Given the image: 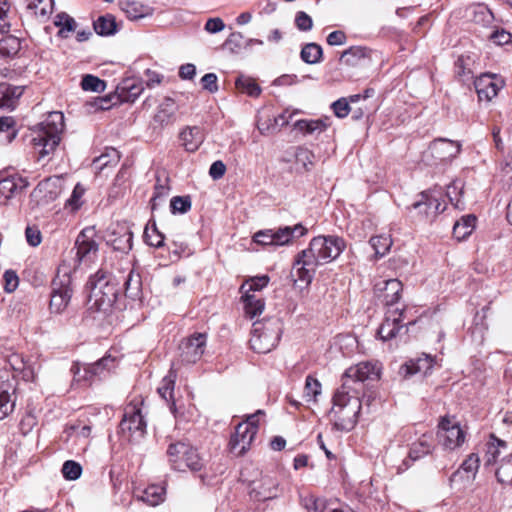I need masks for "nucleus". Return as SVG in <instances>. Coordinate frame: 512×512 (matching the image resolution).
Masks as SVG:
<instances>
[{"mask_svg": "<svg viewBox=\"0 0 512 512\" xmlns=\"http://www.w3.org/2000/svg\"><path fill=\"white\" fill-rule=\"evenodd\" d=\"M345 247L344 239L338 236L314 237L310 241L309 247L296 256L291 272L292 276L306 284L311 283L318 265L335 260Z\"/></svg>", "mask_w": 512, "mask_h": 512, "instance_id": "1", "label": "nucleus"}, {"mask_svg": "<svg viewBox=\"0 0 512 512\" xmlns=\"http://www.w3.org/2000/svg\"><path fill=\"white\" fill-rule=\"evenodd\" d=\"M63 130L64 115L60 111L50 112L42 122L30 129V141L39 160L55 151Z\"/></svg>", "mask_w": 512, "mask_h": 512, "instance_id": "2", "label": "nucleus"}, {"mask_svg": "<svg viewBox=\"0 0 512 512\" xmlns=\"http://www.w3.org/2000/svg\"><path fill=\"white\" fill-rule=\"evenodd\" d=\"M361 396L342 387L336 390L329 415L337 430L350 431L354 428L361 411Z\"/></svg>", "mask_w": 512, "mask_h": 512, "instance_id": "3", "label": "nucleus"}, {"mask_svg": "<svg viewBox=\"0 0 512 512\" xmlns=\"http://www.w3.org/2000/svg\"><path fill=\"white\" fill-rule=\"evenodd\" d=\"M89 292L88 305L96 311H106L118 301L117 285L108 279L107 274L98 270L86 285Z\"/></svg>", "mask_w": 512, "mask_h": 512, "instance_id": "4", "label": "nucleus"}, {"mask_svg": "<svg viewBox=\"0 0 512 512\" xmlns=\"http://www.w3.org/2000/svg\"><path fill=\"white\" fill-rule=\"evenodd\" d=\"M283 324L278 317H269L253 323L250 346L257 353H268L279 343Z\"/></svg>", "mask_w": 512, "mask_h": 512, "instance_id": "5", "label": "nucleus"}, {"mask_svg": "<svg viewBox=\"0 0 512 512\" xmlns=\"http://www.w3.org/2000/svg\"><path fill=\"white\" fill-rule=\"evenodd\" d=\"M380 378V367L370 361L349 367L342 376V387L359 395H364L365 382Z\"/></svg>", "mask_w": 512, "mask_h": 512, "instance_id": "6", "label": "nucleus"}, {"mask_svg": "<svg viewBox=\"0 0 512 512\" xmlns=\"http://www.w3.org/2000/svg\"><path fill=\"white\" fill-rule=\"evenodd\" d=\"M167 455L175 470L199 471L203 467V461L197 450L185 442L171 443L167 449Z\"/></svg>", "mask_w": 512, "mask_h": 512, "instance_id": "7", "label": "nucleus"}, {"mask_svg": "<svg viewBox=\"0 0 512 512\" xmlns=\"http://www.w3.org/2000/svg\"><path fill=\"white\" fill-rule=\"evenodd\" d=\"M437 438L446 450L461 447L466 439V431L454 416H443L438 423Z\"/></svg>", "mask_w": 512, "mask_h": 512, "instance_id": "8", "label": "nucleus"}, {"mask_svg": "<svg viewBox=\"0 0 512 512\" xmlns=\"http://www.w3.org/2000/svg\"><path fill=\"white\" fill-rule=\"evenodd\" d=\"M73 289L71 287V277L68 273H64L54 278L52 282V293L50 299V311L52 313L61 314L67 308Z\"/></svg>", "mask_w": 512, "mask_h": 512, "instance_id": "9", "label": "nucleus"}, {"mask_svg": "<svg viewBox=\"0 0 512 512\" xmlns=\"http://www.w3.org/2000/svg\"><path fill=\"white\" fill-rule=\"evenodd\" d=\"M258 431L255 422L239 423L229 441V450L235 456L244 455L249 449Z\"/></svg>", "mask_w": 512, "mask_h": 512, "instance_id": "10", "label": "nucleus"}, {"mask_svg": "<svg viewBox=\"0 0 512 512\" xmlns=\"http://www.w3.org/2000/svg\"><path fill=\"white\" fill-rule=\"evenodd\" d=\"M95 230L92 227L81 231L76 239V258L79 266L89 267L98 260V244L93 239Z\"/></svg>", "mask_w": 512, "mask_h": 512, "instance_id": "11", "label": "nucleus"}, {"mask_svg": "<svg viewBox=\"0 0 512 512\" xmlns=\"http://www.w3.org/2000/svg\"><path fill=\"white\" fill-rule=\"evenodd\" d=\"M279 482L276 478L265 475L253 480L249 486L250 498L255 501H267L279 495Z\"/></svg>", "mask_w": 512, "mask_h": 512, "instance_id": "12", "label": "nucleus"}, {"mask_svg": "<svg viewBox=\"0 0 512 512\" xmlns=\"http://www.w3.org/2000/svg\"><path fill=\"white\" fill-rule=\"evenodd\" d=\"M475 90L480 101L490 102L503 88L504 81L489 73H484L474 80Z\"/></svg>", "mask_w": 512, "mask_h": 512, "instance_id": "13", "label": "nucleus"}, {"mask_svg": "<svg viewBox=\"0 0 512 512\" xmlns=\"http://www.w3.org/2000/svg\"><path fill=\"white\" fill-rule=\"evenodd\" d=\"M402 289L403 285L398 279H381L375 283L374 293L384 305L393 306L399 301Z\"/></svg>", "mask_w": 512, "mask_h": 512, "instance_id": "14", "label": "nucleus"}, {"mask_svg": "<svg viewBox=\"0 0 512 512\" xmlns=\"http://www.w3.org/2000/svg\"><path fill=\"white\" fill-rule=\"evenodd\" d=\"M206 334L195 333L180 345L182 361L195 363L204 353Z\"/></svg>", "mask_w": 512, "mask_h": 512, "instance_id": "15", "label": "nucleus"}, {"mask_svg": "<svg viewBox=\"0 0 512 512\" xmlns=\"http://www.w3.org/2000/svg\"><path fill=\"white\" fill-rule=\"evenodd\" d=\"M117 366V357L112 354V352L108 353L106 356L101 358L100 360L92 363L86 364L83 367L84 375L80 376L81 378L93 381L95 379L104 378L110 371H112Z\"/></svg>", "mask_w": 512, "mask_h": 512, "instance_id": "16", "label": "nucleus"}, {"mask_svg": "<svg viewBox=\"0 0 512 512\" xmlns=\"http://www.w3.org/2000/svg\"><path fill=\"white\" fill-rule=\"evenodd\" d=\"M28 185L27 179L17 174L0 179V204H7L11 198L22 192Z\"/></svg>", "mask_w": 512, "mask_h": 512, "instance_id": "17", "label": "nucleus"}, {"mask_svg": "<svg viewBox=\"0 0 512 512\" xmlns=\"http://www.w3.org/2000/svg\"><path fill=\"white\" fill-rule=\"evenodd\" d=\"M432 156L440 161H451L461 151V144L446 138L435 139L429 146Z\"/></svg>", "mask_w": 512, "mask_h": 512, "instance_id": "18", "label": "nucleus"}, {"mask_svg": "<svg viewBox=\"0 0 512 512\" xmlns=\"http://www.w3.org/2000/svg\"><path fill=\"white\" fill-rule=\"evenodd\" d=\"M402 316L403 309L396 308L387 312L384 322L378 329V335L382 340L386 341L394 338L399 330L403 328V326L400 325Z\"/></svg>", "mask_w": 512, "mask_h": 512, "instance_id": "19", "label": "nucleus"}, {"mask_svg": "<svg viewBox=\"0 0 512 512\" xmlns=\"http://www.w3.org/2000/svg\"><path fill=\"white\" fill-rule=\"evenodd\" d=\"M307 233V229L298 223L293 227L284 226L273 230L274 246H284L290 244L294 239L300 238Z\"/></svg>", "mask_w": 512, "mask_h": 512, "instance_id": "20", "label": "nucleus"}, {"mask_svg": "<svg viewBox=\"0 0 512 512\" xmlns=\"http://www.w3.org/2000/svg\"><path fill=\"white\" fill-rule=\"evenodd\" d=\"M107 243L114 250L124 252L128 247V225L126 222L112 224L109 228Z\"/></svg>", "mask_w": 512, "mask_h": 512, "instance_id": "21", "label": "nucleus"}, {"mask_svg": "<svg viewBox=\"0 0 512 512\" xmlns=\"http://www.w3.org/2000/svg\"><path fill=\"white\" fill-rule=\"evenodd\" d=\"M15 387L9 381H0V420L10 415L15 407Z\"/></svg>", "mask_w": 512, "mask_h": 512, "instance_id": "22", "label": "nucleus"}, {"mask_svg": "<svg viewBox=\"0 0 512 512\" xmlns=\"http://www.w3.org/2000/svg\"><path fill=\"white\" fill-rule=\"evenodd\" d=\"M433 364L434 359L432 356L424 354L423 357L410 360L409 362L402 365L400 368V373L404 377L412 376L417 373L427 375L428 372L432 369Z\"/></svg>", "mask_w": 512, "mask_h": 512, "instance_id": "23", "label": "nucleus"}, {"mask_svg": "<svg viewBox=\"0 0 512 512\" xmlns=\"http://www.w3.org/2000/svg\"><path fill=\"white\" fill-rule=\"evenodd\" d=\"M205 139V134L199 126H188L180 133V140L187 152H195Z\"/></svg>", "mask_w": 512, "mask_h": 512, "instance_id": "24", "label": "nucleus"}, {"mask_svg": "<svg viewBox=\"0 0 512 512\" xmlns=\"http://www.w3.org/2000/svg\"><path fill=\"white\" fill-rule=\"evenodd\" d=\"M130 444L133 442L139 444L146 435V421L142 415L141 409L136 405L133 411L130 412Z\"/></svg>", "mask_w": 512, "mask_h": 512, "instance_id": "25", "label": "nucleus"}, {"mask_svg": "<svg viewBox=\"0 0 512 512\" xmlns=\"http://www.w3.org/2000/svg\"><path fill=\"white\" fill-rule=\"evenodd\" d=\"M177 110L178 106L175 100L170 97H166L158 106L157 112L154 116V121L161 126L170 125L175 122Z\"/></svg>", "mask_w": 512, "mask_h": 512, "instance_id": "26", "label": "nucleus"}, {"mask_svg": "<svg viewBox=\"0 0 512 512\" xmlns=\"http://www.w3.org/2000/svg\"><path fill=\"white\" fill-rule=\"evenodd\" d=\"M433 447V435L430 433L422 434L415 442L412 443L409 451V458L412 461H416L431 453Z\"/></svg>", "mask_w": 512, "mask_h": 512, "instance_id": "27", "label": "nucleus"}, {"mask_svg": "<svg viewBox=\"0 0 512 512\" xmlns=\"http://www.w3.org/2000/svg\"><path fill=\"white\" fill-rule=\"evenodd\" d=\"M473 66L474 60L470 56H459L454 66L456 78L463 84L471 82L474 79Z\"/></svg>", "mask_w": 512, "mask_h": 512, "instance_id": "28", "label": "nucleus"}, {"mask_svg": "<svg viewBox=\"0 0 512 512\" xmlns=\"http://www.w3.org/2000/svg\"><path fill=\"white\" fill-rule=\"evenodd\" d=\"M133 495L150 506H156L164 500L165 488L160 485H150L142 491H135Z\"/></svg>", "mask_w": 512, "mask_h": 512, "instance_id": "29", "label": "nucleus"}, {"mask_svg": "<svg viewBox=\"0 0 512 512\" xmlns=\"http://www.w3.org/2000/svg\"><path fill=\"white\" fill-rule=\"evenodd\" d=\"M433 205V211L430 218L435 217L437 214L446 209V205L442 203L439 198L432 194L430 191H424L419 195V199L412 204L413 209H419L423 206Z\"/></svg>", "mask_w": 512, "mask_h": 512, "instance_id": "30", "label": "nucleus"}, {"mask_svg": "<svg viewBox=\"0 0 512 512\" xmlns=\"http://www.w3.org/2000/svg\"><path fill=\"white\" fill-rule=\"evenodd\" d=\"M22 89L20 87L8 84L0 85V108L13 109L16 100L21 96Z\"/></svg>", "mask_w": 512, "mask_h": 512, "instance_id": "31", "label": "nucleus"}, {"mask_svg": "<svg viewBox=\"0 0 512 512\" xmlns=\"http://www.w3.org/2000/svg\"><path fill=\"white\" fill-rule=\"evenodd\" d=\"M476 224V217L474 215L463 216L453 226V236L457 240L467 238L474 230Z\"/></svg>", "mask_w": 512, "mask_h": 512, "instance_id": "32", "label": "nucleus"}, {"mask_svg": "<svg viewBox=\"0 0 512 512\" xmlns=\"http://www.w3.org/2000/svg\"><path fill=\"white\" fill-rule=\"evenodd\" d=\"M53 7V0H27L28 10L41 19L47 18L52 13Z\"/></svg>", "mask_w": 512, "mask_h": 512, "instance_id": "33", "label": "nucleus"}, {"mask_svg": "<svg viewBox=\"0 0 512 512\" xmlns=\"http://www.w3.org/2000/svg\"><path fill=\"white\" fill-rule=\"evenodd\" d=\"M242 300L245 313L249 318L253 319L263 312L265 307L263 299L257 298L255 295H242Z\"/></svg>", "mask_w": 512, "mask_h": 512, "instance_id": "34", "label": "nucleus"}, {"mask_svg": "<svg viewBox=\"0 0 512 512\" xmlns=\"http://www.w3.org/2000/svg\"><path fill=\"white\" fill-rule=\"evenodd\" d=\"M54 25L59 28L58 35L63 38L69 37L76 29L75 20L66 13L56 15Z\"/></svg>", "mask_w": 512, "mask_h": 512, "instance_id": "35", "label": "nucleus"}, {"mask_svg": "<svg viewBox=\"0 0 512 512\" xmlns=\"http://www.w3.org/2000/svg\"><path fill=\"white\" fill-rule=\"evenodd\" d=\"M93 26L95 32L103 36L112 35L116 32L117 27L114 16L110 14L98 17V19L94 21Z\"/></svg>", "mask_w": 512, "mask_h": 512, "instance_id": "36", "label": "nucleus"}, {"mask_svg": "<svg viewBox=\"0 0 512 512\" xmlns=\"http://www.w3.org/2000/svg\"><path fill=\"white\" fill-rule=\"evenodd\" d=\"M322 55V47L316 43H307L300 52L301 59L307 64L320 62Z\"/></svg>", "mask_w": 512, "mask_h": 512, "instance_id": "37", "label": "nucleus"}, {"mask_svg": "<svg viewBox=\"0 0 512 512\" xmlns=\"http://www.w3.org/2000/svg\"><path fill=\"white\" fill-rule=\"evenodd\" d=\"M176 378V371L170 369L168 374L162 379L160 386L157 389L159 395L166 401L173 398Z\"/></svg>", "mask_w": 512, "mask_h": 512, "instance_id": "38", "label": "nucleus"}, {"mask_svg": "<svg viewBox=\"0 0 512 512\" xmlns=\"http://www.w3.org/2000/svg\"><path fill=\"white\" fill-rule=\"evenodd\" d=\"M369 243L374 249L376 257L380 258L389 252L393 242L390 235H378L372 237Z\"/></svg>", "mask_w": 512, "mask_h": 512, "instance_id": "39", "label": "nucleus"}, {"mask_svg": "<svg viewBox=\"0 0 512 512\" xmlns=\"http://www.w3.org/2000/svg\"><path fill=\"white\" fill-rule=\"evenodd\" d=\"M295 159L304 171H310L315 165V154L306 147L299 146L296 148Z\"/></svg>", "mask_w": 512, "mask_h": 512, "instance_id": "40", "label": "nucleus"}, {"mask_svg": "<svg viewBox=\"0 0 512 512\" xmlns=\"http://www.w3.org/2000/svg\"><path fill=\"white\" fill-rule=\"evenodd\" d=\"M295 128L305 134L321 133L326 130L327 125L320 119L317 120H298Z\"/></svg>", "mask_w": 512, "mask_h": 512, "instance_id": "41", "label": "nucleus"}, {"mask_svg": "<svg viewBox=\"0 0 512 512\" xmlns=\"http://www.w3.org/2000/svg\"><path fill=\"white\" fill-rule=\"evenodd\" d=\"M321 383L312 375H308L305 380L303 396L306 401L315 402L317 397L321 394Z\"/></svg>", "mask_w": 512, "mask_h": 512, "instance_id": "42", "label": "nucleus"}, {"mask_svg": "<svg viewBox=\"0 0 512 512\" xmlns=\"http://www.w3.org/2000/svg\"><path fill=\"white\" fill-rule=\"evenodd\" d=\"M269 283V277L267 275L256 276L247 281H245L241 287L240 291L242 295H251V291H260Z\"/></svg>", "mask_w": 512, "mask_h": 512, "instance_id": "43", "label": "nucleus"}, {"mask_svg": "<svg viewBox=\"0 0 512 512\" xmlns=\"http://www.w3.org/2000/svg\"><path fill=\"white\" fill-rule=\"evenodd\" d=\"M463 193V183L461 180H454L448 187L446 196L450 200L451 204L457 209L463 208V203L460 201V197Z\"/></svg>", "mask_w": 512, "mask_h": 512, "instance_id": "44", "label": "nucleus"}, {"mask_svg": "<svg viewBox=\"0 0 512 512\" xmlns=\"http://www.w3.org/2000/svg\"><path fill=\"white\" fill-rule=\"evenodd\" d=\"M192 206L191 197L185 196H174L170 200V211L172 214H185L190 211Z\"/></svg>", "mask_w": 512, "mask_h": 512, "instance_id": "45", "label": "nucleus"}, {"mask_svg": "<svg viewBox=\"0 0 512 512\" xmlns=\"http://www.w3.org/2000/svg\"><path fill=\"white\" fill-rule=\"evenodd\" d=\"M496 477L500 483L512 485V456L502 460L496 470Z\"/></svg>", "mask_w": 512, "mask_h": 512, "instance_id": "46", "label": "nucleus"}, {"mask_svg": "<svg viewBox=\"0 0 512 512\" xmlns=\"http://www.w3.org/2000/svg\"><path fill=\"white\" fill-rule=\"evenodd\" d=\"M303 507L309 512H329L327 503L324 499L308 495L301 500Z\"/></svg>", "mask_w": 512, "mask_h": 512, "instance_id": "47", "label": "nucleus"}, {"mask_svg": "<svg viewBox=\"0 0 512 512\" xmlns=\"http://www.w3.org/2000/svg\"><path fill=\"white\" fill-rule=\"evenodd\" d=\"M154 9L141 2H130V21H137L153 14Z\"/></svg>", "mask_w": 512, "mask_h": 512, "instance_id": "48", "label": "nucleus"}, {"mask_svg": "<svg viewBox=\"0 0 512 512\" xmlns=\"http://www.w3.org/2000/svg\"><path fill=\"white\" fill-rule=\"evenodd\" d=\"M236 87L252 97H257L261 93L260 86L251 78L244 76L237 78Z\"/></svg>", "mask_w": 512, "mask_h": 512, "instance_id": "49", "label": "nucleus"}, {"mask_svg": "<svg viewBox=\"0 0 512 512\" xmlns=\"http://www.w3.org/2000/svg\"><path fill=\"white\" fill-rule=\"evenodd\" d=\"M81 87L85 91L103 92L106 88V83L96 76L87 74L82 78Z\"/></svg>", "mask_w": 512, "mask_h": 512, "instance_id": "50", "label": "nucleus"}, {"mask_svg": "<svg viewBox=\"0 0 512 512\" xmlns=\"http://www.w3.org/2000/svg\"><path fill=\"white\" fill-rule=\"evenodd\" d=\"M20 49V41L12 35L6 36L0 40V53L6 56L16 54Z\"/></svg>", "mask_w": 512, "mask_h": 512, "instance_id": "51", "label": "nucleus"}, {"mask_svg": "<svg viewBox=\"0 0 512 512\" xmlns=\"http://www.w3.org/2000/svg\"><path fill=\"white\" fill-rule=\"evenodd\" d=\"M492 441L488 443L487 445V451H486V465H492L496 462L497 457L499 456V449L500 446H506V443L500 439L495 438L494 436L491 437Z\"/></svg>", "mask_w": 512, "mask_h": 512, "instance_id": "52", "label": "nucleus"}, {"mask_svg": "<svg viewBox=\"0 0 512 512\" xmlns=\"http://www.w3.org/2000/svg\"><path fill=\"white\" fill-rule=\"evenodd\" d=\"M119 161V154L116 149H110L107 153L102 154L93 162L96 169H103L104 167L116 164Z\"/></svg>", "mask_w": 512, "mask_h": 512, "instance_id": "53", "label": "nucleus"}, {"mask_svg": "<svg viewBox=\"0 0 512 512\" xmlns=\"http://www.w3.org/2000/svg\"><path fill=\"white\" fill-rule=\"evenodd\" d=\"M480 464L479 456L475 453L470 454L461 464L460 470L453 474V477L457 476L461 471L470 473L473 476L476 474Z\"/></svg>", "mask_w": 512, "mask_h": 512, "instance_id": "54", "label": "nucleus"}, {"mask_svg": "<svg viewBox=\"0 0 512 512\" xmlns=\"http://www.w3.org/2000/svg\"><path fill=\"white\" fill-rule=\"evenodd\" d=\"M62 473L67 480H76L81 476L82 467L79 463L68 460L63 464Z\"/></svg>", "mask_w": 512, "mask_h": 512, "instance_id": "55", "label": "nucleus"}, {"mask_svg": "<svg viewBox=\"0 0 512 512\" xmlns=\"http://www.w3.org/2000/svg\"><path fill=\"white\" fill-rule=\"evenodd\" d=\"M225 46L234 53L246 48V39L240 32H233L225 41Z\"/></svg>", "mask_w": 512, "mask_h": 512, "instance_id": "56", "label": "nucleus"}, {"mask_svg": "<svg viewBox=\"0 0 512 512\" xmlns=\"http://www.w3.org/2000/svg\"><path fill=\"white\" fill-rule=\"evenodd\" d=\"M490 40L496 45L503 46L512 43V33L505 29H496L489 36Z\"/></svg>", "mask_w": 512, "mask_h": 512, "instance_id": "57", "label": "nucleus"}, {"mask_svg": "<svg viewBox=\"0 0 512 512\" xmlns=\"http://www.w3.org/2000/svg\"><path fill=\"white\" fill-rule=\"evenodd\" d=\"M144 235H145V238H146V241L147 243L150 245V246H154V247H161L163 245V241H164V236L162 233H160L157 228L155 227V225L153 226L152 230L149 231V229L147 228L144 232Z\"/></svg>", "mask_w": 512, "mask_h": 512, "instance_id": "58", "label": "nucleus"}, {"mask_svg": "<svg viewBox=\"0 0 512 512\" xmlns=\"http://www.w3.org/2000/svg\"><path fill=\"white\" fill-rule=\"evenodd\" d=\"M3 280H4V289L6 292L12 293L17 289L18 284H19V278H18L16 272H14L12 270L5 271V273L3 275Z\"/></svg>", "mask_w": 512, "mask_h": 512, "instance_id": "59", "label": "nucleus"}, {"mask_svg": "<svg viewBox=\"0 0 512 512\" xmlns=\"http://www.w3.org/2000/svg\"><path fill=\"white\" fill-rule=\"evenodd\" d=\"M331 108L338 118H345L350 112L349 102L346 98H340L333 102Z\"/></svg>", "mask_w": 512, "mask_h": 512, "instance_id": "60", "label": "nucleus"}, {"mask_svg": "<svg viewBox=\"0 0 512 512\" xmlns=\"http://www.w3.org/2000/svg\"><path fill=\"white\" fill-rule=\"evenodd\" d=\"M0 132H6V139L11 142L15 136L16 131L14 130V120L11 117L0 118Z\"/></svg>", "mask_w": 512, "mask_h": 512, "instance_id": "61", "label": "nucleus"}, {"mask_svg": "<svg viewBox=\"0 0 512 512\" xmlns=\"http://www.w3.org/2000/svg\"><path fill=\"white\" fill-rule=\"evenodd\" d=\"M296 27L301 31H310L313 27L312 18L305 12L299 11L295 17Z\"/></svg>", "mask_w": 512, "mask_h": 512, "instance_id": "62", "label": "nucleus"}, {"mask_svg": "<svg viewBox=\"0 0 512 512\" xmlns=\"http://www.w3.org/2000/svg\"><path fill=\"white\" fill-rule=\"evenodd\" d=\"M218 77L215 73H207L201 78V84L203 89L207 90L210 93H216L219 89Z\"/></svg>", "mask_w": 512, "mask_h": 512, "instance_id": "63", "label": "nucleus"}, {"mask_svg": "<svg viewBox=\"0 0 512 512\" xmlns=\"http://www.w3.org/2000/svg\"><path fill=\"white\" fill-rule=\"evenodd\" d=\"M253 239L257 244L263 246H274L272 229L258 231L255 233Z\"/></svg>", "mask_w": 512, "mask_h": 512, "instance_id": "64", "label": "nucleus"}]
</instances>
